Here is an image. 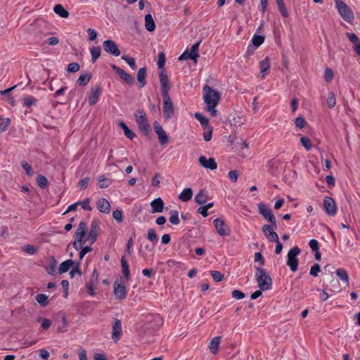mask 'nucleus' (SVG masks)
<instances>
[{"label":"nucleus","mask_w":360,"mask_h":360,"mask_svg":"<svg viewBox=\"0 0 360 360\" xmlns=\"http://www.w3.org/2000/svg\"><path fill=\"white\" fill-rule=\"evenodd\" d=\"M203 99L206 104L207 111L210 112L212 117H216L217 110L215 108L220 100V94L210 86L206 85L203 87Z\"/></svg>","instance_id":"obj_1"},{"label":"nucleus","mask_w":360,"mask_h":360,"mask_svg":"<svg viewBox=\"0 0 360 360\" xmlns=\"http://www.w3.org/2000/svg\"><path fill=\"white\" fill-rule=\"evenodd\" d=\"M255 270V279L260 290H266L270 289L272 285V281L266 271L264 269L259 267H257Z\"/></svg>","instance_id":"obj_2"},{"label":"nucleus","mask_w":360,"mask_h":360,"mask_svg":"<svg viewBox=\"0 0 360 360\" xmlns=\"http://www.w3.org/2000/svg\"><path fill=\"white\" fill-rule=\"evenodd\" d=\"M86 231V224L84 221H81L75 233V240L72 243L74 248L79 250L85 244L87 238L85 239Z\"/></svg>","instance_id":"obj_3"},{"label":"nucleus","mask_w":360,"mask_h":360,"mask_svg":"<svg viewBox=\"0 0 360 360\" xmlns=\"http://www.w3.org/2000/svg\"><path fill=\"white\" fill-rule=\"evenodd\" d=\"M335 6L340 16L347 22L354 19V14L349 7L342 0H335Z\"/></svg>","instance_id":"obj_4"},{"label":"nucleus","mask_w":360,"mask_h":360,"mask_svg":"<svg viewBox=\"0 0 360 360\" xmlns=\"http://www.w3.org/2000/svg\"><path fill=\"white\" fill-rule=\"evenodd\" d=\"M300 253V249L297 246L292 248L288 252L286 264L289 266L290 269L292 272L296 271L297 269V256Z\"/></svg>","instance_id":"obj_5"},{"label":"nucleus","mask_w":360,"mask_h":360,"mask_svg":"<svg viewBox=\"0 0 360 360\" xmlns=\"http://www.w3.org/2000/svg\"><path fill=\"white\" fill-rule=\"evenodd\" d=\"M136 123L139 129L144 134H148L149 132V124L145 112L143 110H138L135 113Z\"/></svg>","instance_id":"obj_6"},{"label":"nucleus","mask_w":360,"mask_h":360,"mask_svg":"<svg viewBox=\"0 0 360 360\" xmlns=\"http://www.w3.org/2000/svg\"><path fill=\"white\" fill-rule=\"evenodd\" d=\"M258 210L260 214L270 222L274 227H276V221L272 210L265 204L260 202L258 204Z\"/></svg>","instance_id":"obj_7"},{"label":"nucleus","mask_w":360,"mask_h":360,"mask_svg":"<svg viewBox=\"0 0 360 360\" xmlns=\"http://www.w3.org/2000/svg\"><path fill=\"white\" fill-rule=\"evenodd\" d=\"M162 96L163 99V115L166 119H169L174 114V105L169 94Z\"/></svg>","instance_id":"obj_8"},{"label":"nucleus","mask_w":360,"mask_h":360,"mask_svg":"<svg viewBox=\"0 0 360 360\" xmlns=\"http://www.w3.org/2000/svg\"><path fill=\"white\" fill-rule=\"evenodd\" d=\"M323 207L328 216L334 217L337 214V207L335 200L330 197H325L323 199Z\"/></svg>","instance_id":"obj_9"},{"label":"nucleus","mask_w":360,"mask_h":360,"mask_svg":"<svg viewBox=\"0 0 360 360\" xmlns=\"http://www.w3.org/2000/svg\"><path fill=\"white\" fill-rule=\"evenodd\" d=\"M99 229L100 226L98 221L96 219H93L91 223V229L87 236V240L89 241L90 245L94 244L96 240Z\"/></svg>","instance_id":"obj_10"},{"label":"nucleus","mask_w":360,"mask_h":360,"mask_svg":"<svg viewBox=\"0 0 360 360\" xmlns=\"http://www.w3.org/2000/svg\"><path fill=\"white\" fill-rule=\"evenodd\" d=\"M276 228L272 224H265L262 228L264 235L269 241L274 242L279 239L278 234L274 231Z\"/></svg>","instance_id":"obj_11"},{"label":"nucleus","mask_w":360,"mask_h":360,"mask_svg":"<svg viewBox=\"0 0 360 360\" xmlns=\"http://www.w3.org/2000/svg\"><path fill=\"white\" fill-rule=\"evenodd\" d=\"M103 48L105 52L115 56L120 55V51L115 41L110 39L104 41Z\"/></svg>","instance_id":"obj_12"},{"label":"nucleus","mask_w":360,"mask_h":360,"mask_svg":"<svg viewBox=\"0 0 360 360\" xmlns=\"http://www.w3.org/2000/svg\"><path fill=\"white\" fill-rule=\"evenodd\" d=\"M214 225L217 233L221 236H227L231 233L230 229L226 226L224 221L219 218L214 220Z\"/></svg>","instance_id":"obj_13"},{"label":"nucleus","mask_w":360,"mask_h":360,"mask_svg":"<svg viewBox=\"0 0 360 360\" xmlns=\"http://www.w3.org/2000/svg\"><path fill=\"white\" fill-rule=\"evenodd\" d=\"M122 323L120 320L115 319L112 327L111 338L115 342H117L122 335Z\"/></svg>","instance_id":"obj_14"},{"label":"nucleus","mask_w":360,"mask_h":360,"mask_svg":"<svg viewBox=\"0 0 360 360\" xmlns=\"http://www.w3.org/2000/svg\"><path fill=\"white\" fill-rule=\"evenodd\" d=\"M198 161L200 165L205 169L214 170L217 168V164L213 158H207L204 155H200Z\"/></svg>","instance_id":"obj_15"},{"label":"nucleus","mask_w":360,"mask_h":360,"mask_svg":"<svg viewBox=\"0 0 360 360\" xmlns=\"http://www.w3.org/2000/svg\"><path fill=\"white\" fill-rule=\"evenodd\" d=\"M127 290L124 283L115 282L114 283V295L117 299L124 300L127 297Z\"/></svg>","instance_id":"obj_16"},{"label":"nucleus","mask_w":360,"mask_h":360,"mask_svg":"<svg viewBox=\"0 0 360 360\" xmlns=\"http://www.w3.org/2000/svg\"><path fill=\"white\" fill-rule=\"evenodd\" d=\"M159 78L161 84L162 95L169 94V79L165 70L160 71L159 74Z\"/></svg>","instance_id":"obj_17"},{"label":"nucleus","mask_w":360,"mask_h":360,"mask_svg":"<svg viewBox=\"0 0 360 360\" xmlns=\"http://www.w3.org/2000/svg\"><path fill=\"white\" fill-rule=\"evenodd\" d=\"M111 68L112 70L128 84H132L134 82L133 77L129 73L126 72L122 68L116 66L115 65H112Z\"/></svg>","instance_id":"obj_18"},{"label":"nucleus","mask_w":360,"mask_h":360,"mask_svg":"<svg viewBox=\"0 0 360 360\" xmlns=\"http://www.w3.org/2000/svg\"><path fill=\"white\" fill-rule=\"evenodd\" d=\"M101 94V89L99 86H96L91 89V94L89 97V103L90 105H95Z\"/></svg>","instance_id":"obj_19"},{"label":"nucleus","mask_w":360,"mask_h":360,"mask_svg":"<svg viewBox=\"0 0 360 360\" xmlns=\"http://www.w3.org/2000/svg\"><path fill=\"white\" fill-rule=\"evenodd\" d=\"M98 210L103 214H109L110 212V204L105 198H100L96 201Z\"/></svg>","instance_id":"obj_20"},{"label":"nucleus","mask_w":360,"mask_h":360,"mask_svg":"<svg viewBox=\"0 0 360 360\" xmlns=\"http://www.w3.org/2000/svg\"><path fill=\"white\" fill-rule=\"evenodd\" d=\"M150 206L152 213H160L164 209V202L161 198H158L151 201Z\"/></svg>","instance_id":"obj_21"},{"label":"nucleus","mask_w":360,"mask_h":360,"mask_svg":"<svg viewBox=\"0 0 360 360\" xmlns=\"http://www.w3.org/2000/svg\"><path fill=\"white\" fill-rule=\"evenodd\" d=\"M270 68V61L269 57H266L263 60L259 62V77L264 78L267 75L268 70Z\"/></svg>","instance_id":"obj_22"},{"label":"nucleus","mask_w":360,"mask_h":360,"mask_svg":"<svg viewBox=\"0 0 360 360\" xmlns=\"http://www.w3.org/2000/svg\"><path fill=\"white\" fill-rule=\"evenodd\" d=\"M221 338L220 336H217L213 338L209 345L210 351L213 354H216L219 349V346L221 342Z\"/></svg>","instance_id":"obj_23"},{"label":"nucleus","mask_w":360,"mask_h":360,"mask_svg":"<svg viewBox=\"0 0 360 360\" xmlns=\"http://www.w3.org/2000/svg\"><path fill=\"white\" fill-rule=\"evenodd\" d=\"M146 68H140L137 72V81L139 83V86L140 88H142L146 85Z\"/></svg>","instance_id":"obj_24"},{"label":"nucleus","mask_w":360,"mask_h":360,"mask_svg":"<svg viewBox=\"0 0 360 360\" xmlns=\"http://www.w3.org/2000/svg\"><path fill=\"white\" fill-rule=\"evenodd\" d=\"M193 191L191 188H184L179 195V199L182 202H188L192 198Z\"/></svg>","instance_id":"obj_25"},{"label":"nucleus","mask_w":360,"mask_h":360,"mask_svg":"<svg viewBox=\"0 0 360 360\" xmlns=\"http://www.w3.org/2000/svg\"><path fill=\"white\" fill-rule=\"evenodd\" d=\"M208 198L207 192L205 190H200L195 196V201L198 205H202L207 202Z\"/></svg>","instance_id":"obj_26"},{"label":"nucleus","mask_w":360,"mask_h":360,"mask_svg":"<svg viewBox=\"0 0 360 360\" xmlns=\"http://www.w3.org/2000/svg\"><path fill=\"white\" fill-rule=\"evenodd\" d=\"M75 265L74 261L72 259H67L62 262L58 269L59 274L67 272L72 266Z\"/></svg>","instance_id":"obj_27"},{"label":"nucleus","mask_w":360,"mask_h":360,"mask_svg":"<svg viewBox=\"0 0 360 360\" xmlns=\"http://www.w3.org/2000/svg\"><path fill=\"white\" fill-rule=\"evenodd\" d=\"M145 27L149 32H153L155 29V23L150 14H147L145 16Z\"/></svg>","instance_id":"obj_28"},{"label":"nucleus","mask_w":360,"mask_h":360,"mask_svg":"<svg viewBox=\"0 0 360 360\" xmlns=\"http://www.w3.org/2000/svg\"><path fill=\"white\" fill-rule=\"evenodd\" d=\"M200 43V41L195 43L191 46V51H189L190 54L191 55V60H193L194 63H197V59L199 57L198 50Z\"/></svg>","instance_id":"obj_29"},{"label":"nucleus","mask_w":360,"mask_h":360,"mask_svg":"<svg viewBox=\"0 0 360 360\" xmlns=\"http://www.w3.org/2000/svg\"><path fill=\"white\" fill-rule=\"evenodd\" d=\"M336 274L338 277L342 281L345 283L348 284L349 283V275L347 271L342 269L339 268L336 270Z\"/></svg>","instance_id":"obj_30"},{"label":"nucleus","mask_w":360,"mask_h":360,"mask_svg":"<svg viewBox=\"0 0 360 360\" xmlns=\"http://www.w3.org/2000/svg\"><path fill=\"white\" fill-rule=\"evenodd\" d=\"M54 12L60 17L66 18L69 16V13L65 10L63 6L60 4H57L53 8Z\"/></svg>","instance_id":"obj_31"},{"label":"nucleus","mask_w":360,"mask_h":360,"mask_svg":"<svg viewBox=\"0 0 360 360\" xmlns=\"http://www.w3.org/2000/svg\"><path fill=\"white\" fill-rule=\"evenodd\" d=\"M119 126L124 130V135L129 139H133L135 137V134L131 131L129 127L122 121L119 122Z\"/></svg>","instance_id":"obj_32"},{"label":"nucleus","mask_w":360,"mask_h":360,"mask_svg":"<svg viewBox=\"0 0 360 360\" xmlns=\"http://www.w3.org/2000/svg\"><path fill=\"white\" fill-rule=\"evenodd\" d=\"M91 77L89 73L82 74L78 78L77 83L79 86H86L89 82Z\"/></svg>","instance_id":"obj_33"},{"label":"nucleus","mask_w":360,"mask_h":360,"mask_svg":"<svg viewBox=\"0 0 360 360\" xmlns=\"http://www.w3.org/2000/svg\"><path fill=\"white\" fill-rule=\"evenodd\" d=\"M22 104L25 107H31L37 103V100L32 96H26L22 98Z\"/></svg>","instance_id":"obj_34"},{"label":"nucleus","mask_w":360,"mask_h":360,"mask_svg":"<svg viewBox=\"0 0 360 360\" xmlns=\"http://www.w3.org/2000/svg\"><path fill=\"white\" fill-rule=\"evenodd\" d=\"M121 265L122 267V274L128 280L129 278V269L127 262L124 256L121 258Z\"/></svg>","instance_id":"obj_35"},{"label":"nucleus","mask_w":360,"mask_h":360,"mask_svg":"<svg viewBox=\"0 0 360 360\" xmlns=\"http://www.w3.org/2000/svg\"><path fill=\"white\" fill-rule=\"evenodd\" d=\"M90 52L91 55V60L93 63H95L101 56V49L100 46H94L90 49Z\"/></svg>","instance_id":"obj_36"},{"label":"nucleus","mask_w":360,"mask_h":360,"mask_svg":"<svg viewBox=\"0 0 360 360\" xmlns=\"http://www.w3.org/2000/svg\"><path fill=\"white\" fill-rule=\"evenodd\" d=\"M36 301L41 306L46 307L49 304L48 296L44 294H38L36 296Z\"/></svg>","instance_id":"obj_37"},{"label":"nucleus","mask_w":360,"mask_h":360,"mask_svg":"<svg viewBox=\"0 0 360 360\" xmlns=\"http://www.w3.org/2000/svg\"><path fill=\"white\" fill-rule=\"evenodd\" d=\"M147 239L150 240L153 245H155L158 241V238L153 229L148 230Z\"/></svg>","instance_id":"obj_38"},{"label":"nucleus","mask_w":360,"mask_h":360,"mask_svg":"<svg viewBox=\"0 0 360 360\" xmlns=\"http://www.w3.org/2000/svg\"><path fill=\"white\" fill-rule=\"evenodd\" d=\"M170 217L169 219L171 224L174 225H177L179 224V212L176 210L170 211Z\"/></svg>","instance_id":"obj_39"},{"label":"nucleus","mask_w":360,"mask_h":360,"mask_svg":"<svg viewBox=\"0 0 360 360\" xmlns=\"http://www.w3.org/2000/svg\"><path fill=\"white\" fill-rule=\"evenodd\" d=\"M336 105V98L333 92H329L327 98V105L329 108H333Z\"/></svg>","instance_id":"obj_40"},{"label":"nucleus","mask_w":360,"mask_h":360,"mask_svg":"<svg viewBox=\"0 0 360 360\" xmlns=\"http://www.w3.org/2000/svg\"><path fill=\"white\" fill-rule=\"evenodd\" d=\"M251 41L252 44L257 48L264 43V37L261 35L254 34Z\"/></svg>","instance_id":"obj_41"},{"label":"nucleus","mask_w":360,"mask_h":360,"mask_svg":"<svg viewBox=\"0 0 360 360\" xmlns=\"http://www.w3.org/2000/svg\"><path fill=\"white\" fill-rule=\"evenodd\" d=\"M37 183L39 187H40L41 188H45L48 185L47 179L41 174H39L37 176Z\"/></svg>","instance_id":"obj_42"},{"label":"nucleus","mask_w":360,"mask_h":360,"mask_svg":"<svg viewBox=\"0 0 360 360\" xmlns=\"http://www.w3.org/2000/svg\"><path fill=\"white\" fill-rule=\"evenodd\" d=\"M195 117L200 122V124L202 127L207 126L209 123V120L207 118L204 117L201 113L200 112H195L194 115Z\"/></svg>","instance_id":"obj_43"},{"label":"nucleus","mask_w":360,"mask_h":360,"mask_svg":"<svg viewBox=\"0 0 360 360\" xmlns=\"http://www.w3.org/2000/svg\"><path fill=\"white\" fill-rule=\"evenodd\" d=\"M122 59L124 60L132 70L136 68L135 59L128 56H122Z\"/></svg>","instance_id":"obj_44"},{"label":"nucleus","mask_w":360,"mask_h":360,"mask_svg":"<svg viewBox=\"0 0 360 360\" xmlns=\"http://www.w3.org/2000/svg\"><path fill=\"white\" fill-rule=\"evenodd\" d=\"M300 143L307 151L310 150L312 148L311 140L307 137H302Z\"/></svg>","instance_id":"obj_45"},{"label":"nucleus","mask_w":360,"mask_h":360,"mask_svg":"<svg viewBox=\"0 0 360 360\" xmlns=\"http://www.w3.org/2000/svg\"><path fill=\"white\" fill-rule=\"evenodd\" d=\"M37 321L41 323V327L44 330L49 329L51 325V321L46 318L39 317Z\"/></svg>","instance_id":"obj_46"},{"label":"nucleus","mask_w":360,"mask_h":360,"mask_svg":"<svg viewBox=\"0 0 360 360\" xmlns=\"http://www.w3.org/2000/svg\"><path fill=\"white\" fill-rule=\"evenodd\" d=\"M157 135L158 136L159 142L161 145H165L168 142L169 138L165 130L160 133L157 134Z\"/></svg>","instance_id":"obj_47"},{"label":"nucleus","mask_w":360,"mask_h":360,"mask_svg":"<svg viewBox=\"0 0 360 360\" xmlns=\"http://www.w3.org/2000/svg\"><path fill=\"white\" fill-rule=\"evenodd\" d=\"M165 64V56L163 52H161L158 54V59L157 61V65L158 66V68L164 70V66Z\"/></svg>","instance_id":"obj_48"},{"label":"nucleus","mask_w":360,"mask_h":360,"mask_svg":"<svg viewBox=\"0 0 360 360\" xmlns=\"http://www.w3.org/2000/svg\"><path fill=\"white\" fill-rule=\"evenodd\" d=\"M112 217L118 223L123 221V214L121 210H115L112 212Z\"/></svg>","instance_id":"obj_49"},{"label":"nucleus","mask_w":360,"mask_h":360,"mask_svg":"<svg viewBox=\"0 0 360 360\" xmlns=\"http://www.w3.org/2000/svg\"><path fill=\"white\" fill-rule=\"evenodd\" d=\"M277 6H278V10L281 12V15L283 17L287 18L288 16V13L286 10V8L285 6L283 1L278 2Z\"/></svg>","instance_id":"obj_50"},{"label":"nucleus","mask_w":360,"mask_h":360,"mask_svg":"<svg viewBox=\"0 0 360 360\" xmlns=\"http://www.w3.org/2000/svg\"><path fill=\"white\" fill-rule=\"evenodd\" d=\"M89 198H85L84 200H82V202H79V205H80L82 207L83 210H87V211H91L92 210V207H91L90 204H89Z\"/></svg>","instance_id":"obj_51"},{"label":"nucleus","mask_w":360,"mask_h":360,"mask_svg":"<svg viewBox=\"0 0 360 360\" xmlns=\"http://www.w3.org/2000/svg\"><path fill=\"white\" fill-rule=\"evenodd\" d=\"M79 65L77 63H70L68 65L67 70L69 72H76L79 70Z\"/></svg>","instance_id":"obj_52"},{"label":"nucleus","mask_w":360,"mask_h":360,"mask_svg":"<svg viewBox=\"0 0 360 360\" xmlns=\"http://www.w3.org/2000/svg\"><path fill=\"white\" fill-rule=\"evenodd\" d=\"M321 271V267L319 264H315L310 269V274L314 277L318 276V274Z\"/></svg>","instance_id":"obj_53"},{"label":"nucleus","mask_w":360,"mask_h":360,"mask_svg":"<svg viewBox=\"0 0 360 360\" xmlns=\"http://www.w3.org/2000/svg\"><path fill=\"white\" fill-rule=\"evenodd\" d=\"M295 124L299 129H302L306 124V121L303 117L300 116L295 119Z\"/></svg>","instance_id":"obj_54"},{"label":"nucleus","mask_w":360,"mask_h":360,"mask_svg":"<svg viewBox=\"0 0 360 360\" xmlns=\"http://www.w3.org/2000/svg\"><path fill=\"white\" fill-rule=\"evenodd\" d=\"M79 250H80V252H79V260H82L86 253H88L92 250V248L90 246H86V247L82 246V248H80Z\"/></svg>","instance_id":"obj_55"},{"label":"nucleus","mask_w":360,"mask_h":360,"mask_svg":"<svg viewBox=\"0 0 360 360\" xmlns=\"http://www.w3.org/2000/svg\"><path fill=\"white\" fill-rule=\"evenodd\" d=\"M211 275H212V278L217 282L222 281V279L224 278L223 274H221V272H219L218 271H212Z\"/></svg>","instance_id":"obj_56"},{"label":"nucleus","mask_w":360,"mask_h":360,"mask_svg":"<svg viewBox=\"0 0 360 360\" xmlns=\"http://www.w3.org/2000/svg\"><path fill=\"white\" fill-rule=\"evenodd\" d=\"M347 37H348V39H349V41L353 43L354 44H356V43L359 42V37L356 36V34L354 33H352V32H347Z\"/></svg>","instance_id":"obj_57"},{"label":"nucleus","mask_w":360,"mask_h":360,"mask_svg":"<svg viewBox=\"0 0 360 360\" xmlns=\"http://www.w3.org/2000/svg\"><path fill=\"white\" fill-rule=\"evenodd\" d=\"M23 250L30 255H34L36 253L37 249L33 245H27L23 247Z\"/></svg>","instance_id":"obj_58"},{"label":"nucleus","mask_w":360,"mask_h":360,"mask_svg":"<svg viewBox=\"0 0 360 360\" xmlns=\"http://www.w3.org/2000/svg\"><path fill=\"white\" fill-rule=\"evenodd\" d=\"M232 297L236 300H241L245 297V294L238 290H234L232 292Z\"/></svg>","instance_id":"obj_59"},{"label":"nucleus","mask_w":360,"mask_h":360,"mask_svg":"<svg viewBox=\"0 0 360 360\" xmlns=\"http://www.w3.org/2000/svg\"><path fill=\"white\" fill-rule=\"evenodd\" d=\"M21 166L25 169V171L26 172V174L28 176L32 175V167L26 161H22L21 162Z\"/></svg>","instance_id":"obj_60"},{"label":"nucleus","mask_w":360,"mask_h":360,"mask_svg":"<svg viewBox=\"0 0 360 360\" xmlns=\"http://www.w3.org/2000/svg\"><path fill=\"white\" fill-rule=\"evenodd\" d=\"M99 180V187L101 188H108L109 184H107V179L103 175L100 176L98 178Z\"/></svg>","instance_id":"obj_61"},{"label":"nucleus","mask_w":360,"mask_h":360,"mask_svg":"<svg viewBox=\"0 0 360 360\" xmlns=\"http://www.w3.org/2000/svg\"><path fill=\"white\" fill-rule=\"evenodd\" d=\"M333 77V72L330 68H326L325 70L324 77L326 82H330Z\"/></svg>","instance_id":"obj_62"},{"label":"nucleus","mask_w":360,"mask_h":360,"mask_svg":"<svg viewBox=\"0 0 360 360\" xmlns=\"http://www.w3.org/2000/svg\"><path fill=\"white\" fill-rule=\"evenodd\" d=\"M89 178H84V179H81L79 182V186L80 189H82V190L86 189L89 185Z\"/></svg>","instance_id":"obj_63"},{"label":"nucleus","mask_w":360,"mask_h":360,"mask_svg":"<svg viewBox=\"0 0 360 360\" xmlns=\"http://www.w3.org/2000/svg\"><path fill=\"white\" fill-rule=\"evenodd\" d=\"M309 247L313 251H318L319 250V242L316 239H311L309 240Z\"/></svg>","instance_id":"obj_64"}]
</instances>
